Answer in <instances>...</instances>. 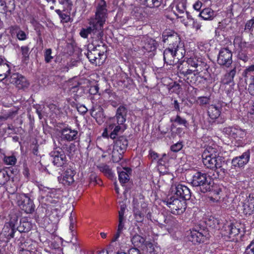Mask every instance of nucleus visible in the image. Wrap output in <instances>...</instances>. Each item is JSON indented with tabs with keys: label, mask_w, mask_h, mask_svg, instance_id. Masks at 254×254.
I'll use <instances>...</instances> for the list:
<instances>
[{
	"label": "nucleus",
	"mask_w": 254,
	"mask_h": 254,
	"mask_svg": "<svg viewBox=\"0 0 254 254\" xmlns=\"http://www.w3.org/2000/svg\"><path fill=\"white\" fill-rule=\"evenodd\" d=\"M162 38L164 43H170L163 53L165 63L169 65L178 63L185 55V50L181 44L180 37L176 33L169 30L163 32Z\"/></svg>",
	"instance_id": "obj_1"
},
{
	"label": "nucleus",
	"mask_w": 254,
	"mask_h": 254,
	"mask_svg": "<svg viewBox=\"0 0 254 254\" xmlns=\"http://www.w3.org/2000/svg\"><path fill=\"white\" fill-rule=\"evenodd\" d=\"M203 163L207 168L215 170L222 167L224 158L219 156L216 148L208 146L202 154Z\"/></svg>",
	"instance_id": "obj_2"
},
{
	"label": "nucleus",
	"mask_w": 254,
	"mask_h": 254,
	"mask_svg": "<svg viewBox=\"0 0 254 254\" xmlns=\"http://www.w3.org/2000/svg\"><path fill=\"white\" fill-rule=\"evenodd\" d=\"M187 0H174L170 5L173 13L186 27H188L189 23L186 21L185 18L190 14L187 10Z\"/></svg>",
	"instance_id": "obj_3"
},
{
	"label": "nucleus",
	"mask_w": 254,
	"mask_h": 254,
	"mask_svg": "<svg viewBox=\"0 0 254 254\" xmlns=\"http://www.w3.org/2000/svg\"><path fill=\"white\" fill-rule=\"evenodd\" d=\"M128 141L124 136L120 137L114 143L112 148L108 149L109 154L112 155L114 162H119L123 157V154L126 150Z\"/></svg>",
	"instance_id": "obj_4"
},
{
	"label": "nucleus",
	"mask_w": 254,
	"mask_h": 254,
	"mask_svg": "<svg viewBox=\"0 0 254 254\" xmlns=\"http://www.w3.org/2000/svg\"><path fill=\"white\" fill-rule=\"evenodd\" d=\"M170 208L172 214L175 215H180L183 213L186 208V203L185 200L175 196V195L169 196L163 200Z\"/></svg>",
	"instance_id": "obj_5"
},
{
	"label": "nucleus",
	"mask_w": 254,
	"mask_h": 254,
	"mask_svg": "<svg viewBox=\"0 0 254 254\" xmlns=\"http://www.w3.org/2000/svg\"><path fill=\"white\" fill-rule=\"evenodd\" d=\"M223 132L231 139H234L237 143V146H242L244 144V140L247 135L246 129L236 126L225 127Z\"/></svg>",
	"instance_id": "obj_6"
},
{
	"label": "nucleus",
	"mask_w": 254,
	"mask_h": 254,
	"mask_svg": "<svg viewBox=\"0 0 254 254\" xmlns=\"http://www.w3.org/2000/svg\"><path fill=\"white\" fill-rule=\"evenodd\" d=\"M210 181V178L206 174L197 172L193 175L191 183L193 186L200 187L201 191L205 192L211 190Z\"/></svg>",
	"instance_id": "obj_7"
},
{
	"label": "nucleus",
	"mask_w": 254,
	"mask_h": 254,
	"mask_svg": "<svg viewBox=\"0 0 254 254\" xmlns=\"http://www.w3.org/2000/svg\"><path fill=\"white\" fill-rule=\"evenodd\" d=\"M15 202L17 205L26 213H31L34 211L35 205L33 201L26 194L16 193Z\"/></svg>",
	"instance_id": "obj_8"
},
{
	"label": "nucleus",
	"mask_w": 254,
	"mask_h": 254,
	"mask_svg": "<svg viewBox=\"0 0 254 254\" xmlns=\"http://www.w3.org/2000/svg\"><path fill=\"white\" fill-rule=\"evenodd\" d=\"M15 202L17 205L26 213H31L34 211L35 205L33 201L26 194L16 193Z\"/></svg>",
	"instance_id": "obj_9"
},
{
	"label": "nucleus",
	"mask_w": 254,
	"mask_h": 254,
	"mask_svg": "<svg viewBox=\"0 0 254 254\" xmlns=\"http://www.w3.org/2000/svg\"><path fill=\"white\" fill-rule=\"evenodd\" d=\"M15 202L17 205L26 213H31L34 211L35 205L33 201L26 194L16 193Z\"/></svg>",
	"instance_id": "obj_10"
},
{
	"label": "nucleus",
	"mask_w": 254,
	"mask_h": 254,
	"mask_svg": "<svg viewBox=\"0 0 254 254\" xmlns=\"http://www.w3.org/2000/svg\"><path fill=\"white\" fill-rule=\"evenodd\" d=\"M15 202L17 205L26 213H31L34 211L35 205L33 201L26 194L16 193Z\"/></svg>",
	"instance_id": "obj_11"
},
{
	"label": "nucleus",
	"mask_w": 254,
	"mask_h": 254,
	"mask_svg": "<svg viewBox=\"0 0 254 254\" xmlns=\"http://www.w3.org/2000/svg\"><path fill=\"white\" fill-rule=\"evenodd\" d=\"M178 70L180 74L186 78L187 82L190 84H197L199 82V80L203 78L200 75V71L197 69L186 68L178 66Z\"/></svg>",
	"instance_id": "obj_12"
},
{
	"label": "nucleus",
	"mask_w": 254,
	"mask_h": 254,
	"mask_svg": "<svg viewBox=\"0 0 254 254\" xmlns=\"http://www.w3.org/2000/svg\"><path fill=\"white\" fill-rule=\"evenodd\" d=\"M107 17V9L106 2L104 0H100L97 5L95 17L91 18V19L96 23L98 25L103 27L104 24Z\"/></svg>",
	"instance_id": "obj_13"
},
{
	"label": "nucleus",
	"mask_w": 254,
	"mask_h": 254,
	"mask_svg": "<svg viewBox=\"0 0 254 254\" xmlns=\"http://www.w3.org/2000/svg\"><path fill=\"white\" fill-rule=\"evenodd\" d=\"M171 189L172 195H175V196L185 200L190 198V190L187 186L182 184L175 183L173 184Z\"/></svg>",
	"instance_id": "obj_14"
},
{
	"label": "nucleus",
	"mask_w": 254,
	"mask_h": 254,
	"mask_svg": "<svg viewBox=\"0 0 254 254\" xmlns=\"http://www.w3.org/2000/svg\"><path fill=\"white\" fill-rule=\"evenodd\" d=\"M133 212L135 218L138 222L143 221L144 215L147 213L148 218L151 217L149 212H148L147 204L146 203H143L139 206L138 203H136L135 200H133Z\"/></svg>",
	"instance_id": "obj_15"
},
{
	"label": "nucleus",
	"mask_w": 254,
	"mask_h": 254,
	"mask_svg": "<svg viewBox=\"0 0 254 254\" xmlns=\"http://www.w3.org/2000/svg\"><path fill=\"white\" fill-rule=\"evenodd\" d=\"M50 155L54 165L57 167H61L66 162L65 155L60 147H57L52 151Z\"/></svg>",
	"instance_id": "obj_16"
},
{
	"label": "nucleus",
	"mask_w": 254,
	"mask_h": 254,
	"mask_svg": "<svg viewBox=\"0 0 254 254\" xmlns=\"http://www.w3.org/2000/svg\"><path fill=\"white\" fill-rule=\"evenodd\" d=\"M232 53L227 48L221 49L217 59L218 63L220 65L229 67L232 63Z\"/></svg>",
	"instance_id": "obj_17"
},
{
	"label": "nucleus",
	"mask_w": 254,
	"mask_h": 254,
	"mask_svg": "<svg viewBox=\"0 0 254 254\" xmlns=\"http://www.w3.org/2000/svg\"><path fill=\"white\" fill-rule=\"evenodd\" d=\"M86 56L91 63L96 64H102L104 61V52H100L96 48H94L91 51L88 50Z\"/></svg>",
	"instance_id": "obj_18"
},
{
	"label": "nucleus",
	"mask_w": 254,
	"mask_h": 254,
	"mask_svg": "<svg viewBox=\"0 0 254 254\" xmlns=\"http://www.w3.org/2000/svg\"><path fill=\"white\" fill-rule=\"evenodd\" d=\"M8 76H9V74H8ZM7 78H8L9 82L15 85L18 89L23 88L27 87L28 85V83L27 82L25 77L17 73H14L10 75L9 77L8 76Z\"/></svg>",
	"instance_id": "obj_19"
},
{
	"label": "nucleus",
	"mask_w": 254,
	"mask_h": 254,
	"mask_svg": "<svg viewBox=\"0 0 254 254\" xmlns=\"http://www.w3.org/2000/svg\"><path fill=\"white\" fill-rule=\"evenodd\" d=\"M75 172L71 168H67L61 175L58 177V180L60 183L64 186H69L74 182V176Z\"/></svg>",
	"instance_id": "obj_20"
},
{
	"label": "nucleus",
	"mask_w": 254,
	"mask_h": 254,
	"mask_svg": "<svg viewBox=\"0 0 254 254\" xmlns=\"http://www.w3.org/2000/svg\"><path fill=\"white\" fill-rule=\"evenodd\" d=\"M250 159V152L248 150L241 155L234 157L232 160V164L235 167H244L249 162Z\"/></svg>",
	"instance_id": "obj_21"
},
{
	"label": "nucleus",
	"mask_w": 254,
	"mask_h": 254,
	"mask_svg": "<svg viewBox=\"0 0 254 254\" xmlns=\"http://www.w3.org/2000/svg\"><path fill=\"white\" fill-rule=\"evenodd\" d=\"M89 23L90 25L89 27L82 29L80 32V35L83 38H87L89 34L91 33H95L96 31H101L103 28L101 26L98 25V23L91 19Z\"/></svg>",
	"instance_id": "obj_22"
},
{
	"label": "nucleus",
	"mask_w": 254,
	"mask_h": 254,
	"mask_svg": "<svg viewBox=\"0 0 254 254\" xmlns=\"http://www.w3.org/2000/svg\"><path fill=\"white\" fill-rule=\"evenodd\" d=\"M127 109L124 106H120L117 110L116 116L110 121L117 124L124 125L126 121Z\"/></svg>",
	"instance_id": "obj_23"
},
{
	"label": "nucleus",
	"mask_w": 254,
	"mask_h": 254,
	"mask_svg": "<svg viewBox=\"0 0 254 254\" xmlns=\"http://www.w3.org/2000/svg\"><path fill=\"white\" fill-rule=\"evenodd\" d=\"M78 132L75 129H72L71 128L65 127L61 130L62 139L71 141L75 140L77 138Z\"/></svg>",
	"instance_id": "obj_24"
},
{
	"label": "nucleus",
	"mask_w": 254,
	"mask_h": 254,
	"mask_svg": "<svg viewBox=\"0 0 254 254\" xmlns=\"http://www.w3.org/2000/svg\"><path fill=\"white\" fill-rule=\"evenodd\" d=\"M10 70L8 62L4 58L0 56V80L7 78Z\"/></svg>",
	"instance_id": "obj_25"
},
{
	"label": "nucleus",
	"mask_w": 254,
	"mask_h": 254,
	"mask_svg": "<svg viewBox=\"0 0 254 254\" xmlns=\"http://www.w3.org/2000/svg\"><path fill=\"white\" fill-rule=\"evenodd\" d=\"M221 110V106L219 104L209 105L207 109L208 115L211 120H215L220 117Z\"/></svg>",
	"instance_id": "obj_26"
},
{
	"label": "nucleus",
	"mask_w": 254,
	"mask_h": 254,
	"mask_svg": "<svg viewBox=\"0 0 254 254\" xmlns=\"http://www.w3.org/2000/svg\"><path fill=\"white\" fill-rule=\"evenodd\" d=\"M9 32L12 36H16L19 40L24 41L27 38V34L17 25L11 26L9 28Z\"/></svg>",
	"instance_id": "obj_27"
},
{
	"label": "nucleus",
	"mask_w": 254,
	"mask_h": 254,
	"mask_svg": "<svg viewBox=\"0 0 254 254\" xmlns=\"http://www.w3.org/2000/svg\"><path fill=\"white\" fill-rule=\"evenodd\" d=\"M117 171L119 175V179L122 184L126 183L129 181V174L131 169L129 168H123V170L120 167H117Z\"/></svg>",
	"instance_id": "obj_28"
},
{
	"label": "nucleus",
	"mask_w": 254,
	"mask_h": 254,
	"mask_svg": "<svg viewBox=\"0 0 254 254\" xmlns=\"http://www.w3.org/2000/svg\"><path fill=\"white\" fill-rule=\"evenodd\" d=\"M32 227V223L29 221V219L27 217H23L20 219V224L17 227V230L21 233H25L29 232Z\"/></svg>",
	"instance_id": "obj_29"
},
{
	"label": "nucleus",
	"mask_w": 254,
	"mask_h": 254,
	"mask_svg": "<svg viewBox=\"0 0 254 254\" xmlns=\"http://www.w3.org/2000/svg\"><path fill=\"white\" fill-rule=\"evenodd\" d=\"M205 239V236L202 232L196 230H192L190 231L189 240L193 244L200 243L203 242Z\"/></svg>",
	"instance_id": "obj_30"
},
{
	"label": "nucleus",
	"mask_w": 254,
	"mask_h": 254,
	"mask_svg": "<svg viewBox=\"0 0 254 254\" xmlns=\"http://www.w3.org/2000/svg\"><path fill=\"white\" fill-rule=\"evenodd\" d=\"M167 0H143V4L150 8L164 7L166 5Z\"/></svg>",
	"instance_id": "obj_31"
},
{
	"label": "nucleus",
	"mask_w": 254,
	"mask_h": 254,
	"mask_svg": "<svg viewBox=\"0 0 254 254\" xmlns=\"http://www.w3.org/2000/svg\"><path fill=\"white\" fill-rule=\"evenodd\" d=\"M233 44L235 49L239 52L245 50L248 45V43L244 41L242 37L240 36L235 37L233 41Z\"/></svg>",
	"instance_id": "obj_32"
},
{
	"label": "nucleus",
	"mask_w": 254,
	"mask_h": 254,
	"mask_svg": "<svg viewBox=\"0 0 254 254\" xmlns=\"http://www.w3.org/2000/svg\"><path fill=\"white\" fill-rule=\"evenodd\" d=\"M236 73V68L234 67L223 75L221 78V82L224 85L234 83V77Z\"/></svg>",
	"instance_id": "obj_33"
},
{
	"label": "nucleus",
	"mask_w": 254,
	"mask_h": 254,
	"mask_svg": "<svg viewBox=\"0 0 254 254\" xmlns=\"http://www.w3.org/2000/svg\"><path fill=\"white\" fill-rule=\"evenodd\" d=\"M55 190H51L50 191H49L46 198V200L47 201V205L49 207L54 206L56 205L57 203H60L59 198L58 197H56L55 196L54 192Z\"/></svg>",
	"instance_id": "obj_34"
},
{
	"label": "nucleus",
	"mask_w": 254,
	"mask_h": 254,
	"mask_svg": "<svg viewBox=\"0 0 254 254\" xmlns=\"http://www.w3.org/2000/svg\"><path fill=\"white\" fill-rule=\"evenodd\" d=\"M243 213L246 215H251L254 211V197L250 198L243 205Z\"/></svg>",
	"instance_id": "obj_35"
},
{
	"label": "nucleus",
	"mask_w": 254,
	"mask_h": 254,
	"mask_svg": "<svg viewBox=\"0 0 254 254\" xmlns=\"http://www.w3.org/2000/svg\"><path fill=\"white\" fill-rule=\"evenodd\" d=\"M224 228L226 231L224 235L228 236L230 238L234 237L238 235L240 233V229L237 228L232 224L226 225Z\"/></svg>",
	"instance_id": "obj_36"
},
{
	"label": "nucleus",
	"mask_w": 254,
	"mask_h": 254,
	"mask_svg": "<svg viewBox=\"0 0 254 254\" xmlns=\"http://www.w3.org/2000/svg\"><path fill=\"white\" fill-rule=\"evenodd\" d=\"M199 16L203 20H212L215 16L214 11L210 8L203 9L199 14Z\"/></svg>",
	"instance_id": "obj_37"
},
{
	"label": "nucleus",
	"mask_w": 254,
	"mask_h": 254,
	"mask_svg": "<svg viewBox=\"0 0 254 254\" xmlns=\"http://www.w3.org/2000/svg\"><path fill=\"white\" fill-rule=\"evenodd\" d=\"M131 241L134 246L138 247L141 249H142V248L144 246L146 242L144 237L138 234L134 235L132 237Z\"/></svg>",
	"instance_id": "obj_38"
},
{
	"label": "nucleus",
	"mask_w": 254,
	"mask_h": 254,
	"mask_svg": "<svg viewBox=\"0 0 254 254\" xmlns=\"http://www.w3.org/2000/svg\"><path fill=\"white\" fill-rule=\"evenodd\" d=\"M122 125H119L115 124L114 122H112L111 121L109 123V126H112L113 129L111 130L110 137L112 139L116 138V136L122 129Z\"/></svg>",
	"instance_id": "obj_39"
},
{
	"label": "nucleus",
	"mask_w": 254,
	"mask_h": 254,
	"mask_svg": "<svg viewBox=\"0 0 254 254\" xmlns=\"http://www.w3.org/2000/svg\"><path fill=\"white\" fill-rule=\"evenodd\" d=\"M205 224L207 226L211 227L214 229H218L219 220L214 217L213 216H210L205 220Z\"/></svg>",
	"instance_id": "obj_40"
},
{
	"label": "nucleus",
	"mask_w": 254,
	"mask_h": 254,
	"mask_svg": "<svg viewBox=\"0 0 254 254\" xmlns=\"http://www.w3.org/2000/svg\"><path fill=\"white\" fill-rule=\"evenodd\" d=\"M60 4L63 5L64 11L68 13H70V11L72 7V2L71 0H59Z\"/></svg>",
	"instance_id": "obj_41"
},
{
	"label": "nucleus",
	"mask_w": 254,
	"mask_h": 254,
	"mask_svg": "<svg viewBox=\"0 0 254 254\" xmlns=\"http://www.w3.org/2000/svg\"><path fill=\"white\" fill-rule=\"evenodd\" d=\"M143 49L147 52L154 51L156 49V43L152 39H150L143 46Z\"/></svg>",
	"instance_id": "obj_42"
},
{
	"label": "nucleus",
	"mask_w": 254,
	"mask_h": 254,
	"mask_svg": "<svg viewBox=\"0 0 254 254\" xmlns=\"http://www.w3.org/2000/svg\"><path fill=\"white\" fill-rule=\"evenodd\" d=\"M186 21L189 22V26L191 24L192 27L194 28L196 31H198L200 29V28L201 27V23L194 20L192 17L191 15H190V16H188V18H187Z\"/></svg>",
	"instance_id": "obj_43"
},
{
	"label": "nucleus",
	"mask_w": 254,
	"mask_h": 254,
	"mask_svg": "<svg viewBox=\"0 0 254 254\" xmlns=\"http://www.w3.org/2000/svg\"><path fill=\"white\" fill-rule=\"evenodd\" d=\"M10 177L7 172L4 170L0 171V185H4L9 180Z\"/></svg>",
	"instance_id": "obj_44"
},
{
	"label": "nucleus",
	"mask_w": 254,
	"mask_h": 254,
	"mask_svg": "<svg viewBox=\"0 0 254 254\" xmlns=\"http://www.w3.org/2000/svg\"><path fill=\"white\" fill-rule=\"evenodd\" d=\"M14 9V6L9 9L6 5L5 1L0 0V13L2 14H7L8 12L11 13L12 10Z\"/></svg>",
	"instance_id": "obj_45"
},
{
	"label": "nucleus",
	"mask_w": 254,
	"mask_h": 254,
	"mask_svg": "<svg viewBox=\"0 0 254 254\" xmlns=\"http://www.w3.org/2000/svg\"><path fill=\"white\" fill-rule=\"evenodd\" d=\"M225 92L227 94V96L229 97L232 96L235 91V83H232L229 84H225Z\"/></svg>",
	"instance_id": "obj_46"
},
{
	"label": "nucleus",
	"mask_w": 254,
	"mask_h": 254,
	"mask_svg": "<svg viewBox=\"0 0 254 254\" xmlns=\"http://www.w3.org/2000/svg\"><path fill=\"white\" fill-rule=\"evenodd\" d=\"M243 74L246 77L248 78L250 76L253 79H254V64L250 65L246 68L244 70Z\"/></svg>",
	"instance_id": "obj_47"
},
{
	"label": "nucleus",
	"mask_w": 254,
	"mask_h": 254,
	"mask_svg": "<svg viewBox=\"0 0 254 254\" xmlns=\"http://www.w3.org/2000/svg\"><path fill=\"white\" fill-rule=\"evenodd\" d=\"M171 122H175L180 125H183L185 127H187L188 125V122L187 120L184 118H181L179 115H177L176 118L173 119H171Z\"/></svg>",
	"instance_id": "obj_48"
},
{
	"label": "nucleus",
	"mask_w": 254,
	"mask_h": 254,
	"mask_svg": "<svg viewBox=\"0 0 254 254\" xmlns=\"http://www.w3.org/2000/svg\"><path fill=\"white\" fill-rule=\"evenodd\" d=\"M154 245L152 243L148 241L145 242L144 246L142 248L143 250L146 251L150 254L154 253Z\"/></svg>",
	"instance_id": "obj_49"
},
{
	"label": "nucleus",
	"mask_w": 254,
	"mask_h": 254,
	"mask_svg": "<svg viewBox=\"0 0 254 254\" xmlns=\"http://www.w3.org/2000/svg\"><path fill=\"white\" fill-rule=\"evenodd\" d=\"M3 162L7 165H14L16 162V158L14 156H4Z\"/></svg>",
	"instance_id": "obj_50"
},
{
	"label": "nucleus",
	"mask_w": 254,
	"mask_h": 254,
	"mask_svg": "<svg viewBox=\"0 0 254 254\" xmlns=\"http://www.w3.org/2000/svg\"><path fill=\"white\" fill-rule=\"evenodd\" d=\"M52 50L51 49H47L44 52V60L46 63H50L51 62L54 58V57L52 56Z\"/></svg>",
	"instance_id": "obj_51"
},
{
	"label": "nucleus",
	"mask_w": 254,
	"mask_h": 254,
	"mask_svg": "<svg viewBox=\"0 0 254 254\" xmlns=\"http://www.w3.org/2000/svg\"><path fill=\"white\" fill-rule=\"evenodd\" d=\"M18 218L17 215H14L11 217L9 221V225L12 228V231H13L15 228L17 229V227L18 226Z\"/></svg>",
	"instance_id": "obj_52"
},
{
	"label": "nucleus",
	"mask_w": 254,
	"mask_h": 254,
	"mask_svg": "<svg viewBox=\"0 0 254 254\" xmlns=\"http://www.w3.org/2000/svg\"><path fill=\"white\" fill-rule=\"evenodd\" d=\"M188 64L187 68H189V66H190V67H192L194 68V69H197V67L198 66V63L197 61L195 59L193 58H190L187 60V64ZM187 68L186 67H185ZM189 68H190L189 67Z\"/></svg>",
	"instance_id": "obj_53"
},
{
	"label": "nucleus",
	"mask_w": 254,
	"mask_h": 254,
	"mask_svg": "<svg viewBox=\"0 0 254 254\" xmlns=\"http://www.w3.org/2000/svg\"><path fill=\"white\" fill-rule=\"evenodd\" d=\"M71 81L69 82V87L68 88L70 91L71 93H76L79 89V83L77 82H75V83L72 84H71Z\"/></svg>",
	"instance_id": "obj_54"
},
{
	"label": "nucleus",
	"mask_w": 254,
	"mask_h": 254,
	"mask_svg": "<svg viewBox=\"0 0 254 254\" xmlns=\"http://www.w3.org/2000/svg\"><path fill=\"white\" fill-rule=\"evenodd\" d=\"M254 27V17L251 20L248 21L245 25V30H248L249 32L252 30Z\"/></svg>",
	"instance_id": "obj_55"
},
{
	"label": "nucleus",
	"mask_w": 254,
	"mask_h": 254,
	"mask_svg": "<svg viewBox=\"0 0 254 254\" xmlns=\"http://www.w3.org/2000/svg\"><path fill=\"white\" fill-rule=\"evenodd\" d=\"M183 146L182 142H179L172 145L171 149L172 151L177 152L180 151L183 148Z\"/></svg>",
	"instance_id": "obj_56"
},
{
	"label": "nucleus",
	"mask_w": 254,
	"mask_h": 254,
	"mask_svg": "<svg viewBox=\"0 0 254 254\" xmlns=\"http://www.w3.org/2000/svg\"><path fill=\"white\" fill-rule=\"evenodd\" d=\"M100 170L106 175L112 176V172L109 167L107 165H103L100 167Z\"/></svg>",
	"instance_id": "obj_57"
},
{
	"label": "nucleus",
	"mask_w": 254,
	"mask_h": 254,
	"mask_svg": "<svg viewBox=\"0 0 254 254\" xmlns=\"http://www.w3.org/2000/svg\"><path fill=\"white\" fill-rule=\"evenodd\" d=\"M248 120L254 123V105H253L248 113Z\"/></svg>",
	"instance_id": "obj_58"
},
{
	"label": "nucleus",
	"mask_w": 254,
	"mask_h": 254,
	"mask_svg": "<svg viewBox=\"0 0 254 254\" xmlns=\"http://www.w3.org/2000/svg\"><path fill=\"white\" fill-rule=\"evenodd\" d=\"M246 254H254V242H252L247 247L245 251Z\"/></svg>",
	"instance_id": "obj_59"
},
{
	"label": "nucleus",
	"mask_w": 254,
	"mask_h": 254,
	"mask_svg": "<svg viewBox=\"0 0 254 254\" xmlns=\"http://www.w3.org/2000/svg\"><path fill=\"white\" fill-rule=\"evenodd\" d=\"M122 233L120 232H119V231H116V232L113 235V237H112V239L111 240V245H110V246L113 244H114V243L116 242L119 238H120V236H121V234H122Z\"/></svg>",
	"instance_id": "obj_60"
},
{
	"label": "nucleus",
	"mask_w": 254,
	"mask_h": 254,
	"mask_svg": "<svg viewBox=\"0 0 254 254\" xmlns=\"http://www.w3.org/2000/svg\"><path fill=\"white\" fill-rule=\"evenodd\" d=\"M209 98L207 97H200L198 98V101L201 105H206L208 103Z\"/></svg>",
	"instance_id": "obj_61"
},
{
	"label": "nucleus",
	"mask_w": 254,
	"mask_h": 254,
	"mask_svg": "<svg viewBox=\"0 0 254 254\" xmlns=\"http://www.w3.org/2000/svg\"><path fill=\"white\" fill-rule=\"evenodd\" d=\"M77 110L79 113L82 114H84L87 112V108L83 105L76 106Z\"/></svg>",
	"instance_id": "obj_62"
},
{
	"label": "nucleus",
	"mask_w": 254,
	"mask_h": 254,
	"mask_svg": "<svg viewBox=\"0 0 254 254\" xmlns=\"http://www.w3.org/2000/svg\"><path fill=\"white\" fill-rule=\"evenodd\" d=\"M167 156L165 154H164L163 156V157L158 159V164L159 169H161V167L164 165V163L166 160Z\"/></svg>",
	"instance_id": "obj_63"
},
{
	"label": "nucleus",
	"mask_w": 254,
	"mask_h": 254,
	"mask_svg": "<svg viewBox=\"0 0 254 254\" xmlns=\"http://www.w3.org/2000/svg\"><path fill=\"white\" fill-rule=\"evenodd\" d=\"M113 129L112 126H109L106 127L102 133V135L103 137H107L109 134L110 135L111 130Z\"/></svg>",
	"instance_id": "obj_64"
}]
</instances>
